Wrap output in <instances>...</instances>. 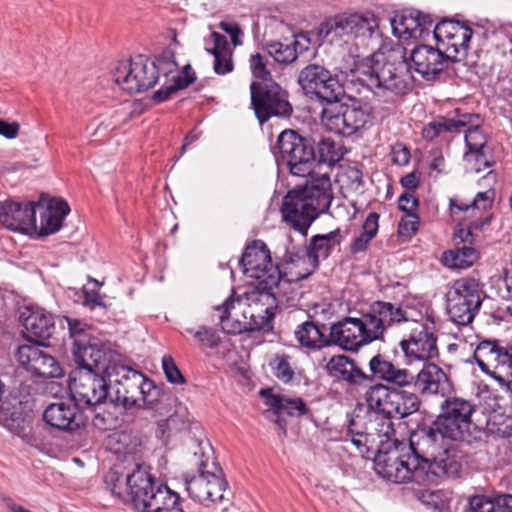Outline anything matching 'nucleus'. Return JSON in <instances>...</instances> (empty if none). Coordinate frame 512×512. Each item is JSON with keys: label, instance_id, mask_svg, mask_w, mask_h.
Returning a JSON list of instances; mask_svg holds the SVG:
<instances>
[{"label": "nucleus", "instance_id": "1", "mask_svg": "<svg viewBox=\"0 0 512 512\" xmlns=\"http://www.w3.org/2000/svg\"><path fill=\"white\" fill-rule=\"evenodd\" d=\"M280 158L295 176H310L303 187L295 188L284 197L281 213L283 220L303 236L313 221L328 211L333 193L328 174H313L315 162L314 142L294 130H285L277 139Z\"/></svg>", "mask_w": 512, "mask_h": 512}, {"label": "nucleus", "instance_id": "2", "mask_svg": "<svg viewBox=\"0 0 512 512\" xmlns=\"http://www.w3.org/2000/svg\"><path fill=\"white\" fill-rule=\"evenodd\" d=\"M392 57V54L379 49L355 62V71L377 96L392 98L405 95L412 89L411 69L430 81L443 73L451 62L438 45L427 44L413 48L409 57L405 51L398 61Z\"/></svg>", "mask_w": 512, "mask_h": 512}, {"label": "nucleus", "instance_id": "3", "mask_svg": "<svg viewBox=\"0 0 512 512\" xmlns=\"http://www.w3.org/2000/svg\"><path fill=\"white\" fill-rule=\"evenodd\" d=\"M74 358L77 364L70 374L69 388L77 405L96 407L110 398V365L115 352L96 343L86 345L75 339Z\"/></svg>", "mask_w": 512, "mask_h": 512}, {"label": "nucleus", "instance_id": "4", "mask_svg": "<svg viewBox=\"0 0 512 512\" xmlns=\"http://www.w3.org/2000/svg\"><path fill=\"white\" fill-rule=\"evenodd\" d=\"M405 320L404 310L390 302H373L360 317H345L331 325L329 346L357 352L361 347L383 340L384 333L393 325Z\"/></svg>", "mask_w": 512, "mask_h": 512}, {"label": "nucleus", "instance_id": "5", "mask_svg": "<svg viewBox=\"0 0 512 512\" xmlns=\"http://www.w3.org/2000/svg\"><path fill=\"white\" fill-rule=\"evenodd\" d=\"M280 292L256 286L237 298H227L214 308L222 331L233 335L247 331H269Z\"/></svg>", "mask_w": 512, "mask_h": 512}, {"label": "nucleus", "instance_id": "6", "mask_svg": "<svg viewBox=\"0 0 512 512\" xmlns=\"http://www.w3.org/2000/svg\"><path fill=\"white\" fill-rule=\"evenodd\" d=\"M452 441L435 421L410 434L411 456L417 457L418 468H423V472H433L432 484L438 483L443 476L456 477L460 472L461 463Z\"/></svg>", "mask_w": 512, "mask_h": 512}, {"label": "nucleus", "instance_id": "7", "mask_svg": "<svg viewBox=\"0 0 512 512\" xmlns=\"http://www.w3.org/2000/svg\"><path fill=\"white\" fill-rule=\"evenodd\" d=\"M109 365L111 402L122 404L125 408H154L160 391L151 380L141 372L122 365L117 353Z\"/></svg>", "mask_w": 512, "mask_h": 512}, {"label": "nucleus", "instance_id": "8", "mask_svg": "<svg viewBox=\"0 0 512 512\" xmlns=\"http://www.w3.org/2000/svg\"><path fill=\"white\" fill-rule=\"evenodd\" d=\"M369 367L379 380L399 387L413 385L415 391L423 395H434L442 392L448 380L446 373L431 361L423 363L422 369L416 376L408 369L395 366L381 355L372 357Z\"/></svg>", "mask_w": 512, "mask_h": 512}, {"label": "nucleus", "instance_id": "9", "mask_svg": "<svg viewBox=\"0 0 512 512\" xmlns=\"http://www.w3.org/2000/svg\"><path fill=\"white\" fill-rule=\"evenodd\" d=\"M374 468L379 476L393 483L414 482L428 486L434 479L433 472H423V468H418L417 457L402 454L398 445L388 450L380 449L374 459Z\"/></svg>", "mask_w": 512, "mask_h": 512}, {"label": "nucleus", "instance_id": "10", "mask_svg": "<svg viewBox=\"0 0 512 512\" xmlns=\"http://www.w3.org/2000/svg\"><path fill=\"white\" fill-rule=\"evenodd\" d=\"M379 30V18L371 11L339 14L327 19L319 28V37L333 43L338 40H366Z\"/></svg>", "mask_w": 512, "mask_h": 512}, {"label": "nucleus", "instance_id": "11", "mask_svg": "<svg viewBox=\"0 0 512 512\" xmlns=\"http://www.w3.org/2000/svg\"><path fill=\"white\" fill-rule=\"evenodd\" d=\"M185 484L190 497L206 506L230 501L228 482L214 458L202 461L199 474L187 479Z\"/></svg>", "mask_w": 512, "mask_h": 512}, {"label": "nucleus", "instance_id": "12", "mask_svg": "<svg viewBox=\"0 0 512 512\" xmlns=\"http://www.w3.org/2000/svg\"><path fill=\"white\" fill-rule=\"evenodd\" d=\"M162 60L156 62L138 55L130 61L120 62L113 71V81L129 94L141 93L153 87L158 79Z\"/></svg>", "mask_w": 512, "mask_h": 512}, {"label": "nucleus", "instance_id": "13", "mask_svg": "<svg viewBox=\"0 0 512 512\" xmlns=\"http://www.w3.org/2000/svg\"><path fill=\"white\" fill-rule=\"evenodd\" d=\"M241 264L244 274L257 280L260 289L281 290L282 273L278 265L274 264L267 245L260 241H253L248 245L242 255Z\"/></svg>", "mask_w": 512, "mask_h": 512}, {"label": "nucleus", "instance_id": "14", "mask_svg": "<svg viewBox=\"0 0 512 512\" xmlns=\"http://www.w3.org/2000/svg\"><path fill=\"white\" fill-rule=\"evenodd\" d=\"M297 83L304 95L321 103L339 102L345 96L343 85L326 67L312 63L300 70Z\"/></svg>", "mask_w": 512, "mask_h": 512}, {"label": "nucleus", "instance_id": "15", "mask_svg": "<svg viewBox=\"0 0 512 512\" xmlns=\"http://www.w3.org/2000/svg\"><path fill=\"white\" fill-rule=\"evenodd\" d=\"M136 509L141 512H182L180 496L166 485L158 484L151 474H137Z\"/></svg>", "mask_w": 512, "mask_h": 512}, {"label": "nucleus", "instance_id": "16", "mask_svg": "<svg viewBox=\"0 0 512 512\" xmlns=\"http://www.w3.org/2000/svg\"><path fill=\"white\" fill-rule=\"evenodd\" d=\"M370 114L358 101L329 102L322 109L321 121L327 130L342 136H351L363 128Z\"/></svg>", "mask_w": 512, "mask_h": 512}, {"label": "nucleus", "instance_id": "17", "mask_svg": "<svg viewBox=\"0 0 512 512\" xmlns=\"http://www.w3.org/2000/svg\"><path fill=\"white\" fill-rule=\"evenodd\" d=\"M406 322L407 334L399 342V348L403 353L407 364L426 363L439 355L437 336L433 329L419 321L403 320Z\"/></svg>", "mask_w": 512, "mask_h": 512}, {"label": "nucleus", "instance_id": "18", "mask_svg": "<svg viewBox=\"0 0 512 512\" xmlns=\"http://www.w3.org/2000/svg\"><path fill=\"white\" fill-rule=\"evenodd\" d=\"M250 97L251 106L261 123L272 116L289 117L293 111L288 92L274 81H253L250 85Z\"/></svg>", "mask_w": 512, "mask_h": 512}, {"label": "nucleus", "instance_id": "19", "mask_svg": "<svg viewBox=\"0 0 512 512\" xmlns=\"http://www.w3.org/2000/svg\"><path fill=\"white\" fill-rule=\"evenodd\" d=\"M473 404L462 398H448L442 404V413L435 422L453 441H470L476 430L471 420Z\"/></svg>", "mask_w": 512, "mask_h": 512}, {"label": "nucleus", "instance_id": "20", "mask_svg": "<svg viewBox=\"0 0 512 512\" xmlns=\"http://www.w3.org/2000/svg\"><path fill=\"white\" fill-rule=\"evenodd\" d=\"M480 370L494 378L501 386L512 382V355L496 340L480 341L473 353Z\"/></svg>", "mask_w": 512, "mask_h": 512}, {"label": "nucleus", "instance_id": "21", "mask_svg": "<svg viewBox=\"0 0 512 512\" xmlns=\"http://www.w3.org/2000/svg\"><path fill=\"white\" fill-rule=\"evenodd\" d=\"M472 28L460 21L444 19L435 24L433 37L451 62H460L468 55Z\"/></svg>", "mask_w": 512, "mask_h": 512}, {"label": "nucleus", "instance_id": "22", "mask_svg": "<svg viewBox=\"0 0 512 512\" xmlns=\"http://www.w3.org/2000/svg\"><path fill=\"white\" fill-rule=\"evenodd\" d=\"M392 33L400 41L426 40L433 33L434 19L416 9H405L390 18Z\"/></svg>", "mask_w": 512, "mask_h": 512}, {"label": "nucleus", "instance_id": "23", "mask_svg": "<svg viewBox=\"0 0 512 512\" xmlns=\"http://www.w3.org/2000/svg\"><path fill=\"white\" fill-rule=\"evenodd\" d=\"M35 207L33 202L5 201L0 204V224L11 231L32 234L37 231Z\"/></svg>", "mask_w": 512, "mask_h": 512}, {"label": "nucleus", "instance_id": "24", "mask_svg": "<svg viewBox=\"0 0 512 512\" xmlns=\"http://www.w3.org/2000/svg\"><path fill=\"white\" fill-rule=\"evenodd\" d=\"M20 322L24 330V337L34 344H44L55 330V321L51 313L43 308L28 306L20 312Z\"/></svg>", "mask_w": 512, "mask_h": 512}, {"label": "nucleus", "instance_id": "25", "mask_svg": "<svg viewBox=\"0 0 512 512\" xmlns=\"http://www.w3.org/2000/svg\"><path fill=\"white\" fill-rule=\"evenodd\" d=\"M326 370L330 376L339 378L353 387L368 386L373 382V377L378 379L373 373H365L346 355L331 357L326 364Z\"/></svg>", "mask_w": 512, "mask_h": 512}, {"label": "nucleus", "instance_id": "26", "mask_svg": "<svg viewBox=\"0 0 512 512\" xmlns=\"http://www.w3.org/2000/svg\"><path fill=\"white\" fill-rule=\"evenodd\" d=\"M77 406L71 400L52 403L44 411V420L56 429L75 431L83 425V419Z\"/></svg>", "mask_w": 512, "mask_h": 512}, {"label": "nucleus", "instance_id": "27", "mask_svg": "<svg viewBox=\"0 0 512 512\" xmlns=\"http://www.w3.org/2000/svg\"><path fill=\"white\" fill-rule=\"evenodd\" d=\"M5 385L0 380V424L9 431L24 437L30 426V416L24 411L22 401L17 398L2 400Z\"/></svg>", "mask_w": 512, "mask_h": 512}, {"label": "nucleus", "instance_id": "28", "mask_svg": "<svg viewBox=\"0 0 512 512\" xmlns=\"http://www.w3.org/2000/svg\"><path fill=\"white\" fill-rule=\"evenodd\" d=\"M310 39L304 34L294 35L291 40L270 41L265 44L267 53L280 64H291L309 49Z\"/></svg>", "mask_w": 512, "mask_h": 512}, {"label": "nucleus", "instance_id": "29", "mask_svg": "<svg viewBox=\"0 0 512 512\" xmlns=\"http://www.w3.org/2000/svg\"><path fill=\"white\" fill-rule=\"evenodd\" d=\"M205 50L214 57L213 69L218 75H225L233 71L232 51L224 35L212 31L205 39Z\"/></svg>", "mask_w": 512, "mask_h": 512}, {"label": "nucleus", "instance_id": "30", "mask_svg": "<svg viewBox=\"0 0 512 512\" xmlns=\"http://www.w3.org/2000/svg\"><path fill=\"white\" fill-rule=\"evenodd\" d=\"M341 242L340 230L336 229L327 234L315 235L311 238L309 248L302 263L308 264L310 271H315L319 259L327 258L332 249Z\"/></svg>", "mask_w": 512, "mask_h": 512}, {"label": "nucleus", "instance_id": "31", "mask_svg": "<svg viewBox=\"0 0 512 512\" xmlns=\"http://www.w3.org/2000/svg\"><path fill=\"white\" fill-rule=\"evenodd\" d=\"M148 474L146 470L138 467L130 474L124 475L115 469H111L104 478L106 488L111 492L112 495L119 499H125L126 496H130L133 503L136 501V485L138 482H134V477L137 474Z\"/></svg>", "mask_w": 512, "mask_h": 512}, {"label": "nucleus", "instance_id": "32", "mask_svg": "<svg viewBox=\"0 0 512 512\" xmlns=\"http://www.w3.org/2000/svg\"><path fill=\"white\" fill-rule=\"evenodd\" d=\"M483 34L494 55L501 58L512 56V23L488 25Z\"/></svg>", "mask_w": 512, "mask_h": 512}, {"label": "nucleus", "instance_id": "33", "mask_svg": "<svg viewBox=\"0 0 512 512\" xmlns=\"http://www.w3.org/2000/svg\"><path fill=\"white\" fill-rule=\"evenodd\" d=\"M70 212L66 201L62 199H53L49 202L47 208L40 215V226L37 227L39 236H46L57 232L62 227L63 219Z\"/></svg>", "mask_w": 512, "mask_h": 512}, {"label": "nucleus", "instance_id": "34", "mask_svg": "<svg viewBox=\"0 0 512 512\" xmlns=\"http://www.w3.org/2000/svg\"><path fill=\"white\" fill-rule=\"evenodd\" d=\"M471 114H463L458 118L437 117L423 127L422 136L432 141L445 133H458L471 124Z\"/></svg>", "mask_w": 512, "mask_h": 512}, {"label": "nucleus", "instance_id": "35", "mask_svg": "<svg viewBox=\"0 0 512 512\" xmlns=\"http://www.w3.org/2000/svg\"><path fill=\"white\" fill-rule=\"evenodd\" d=\"M295 338L299 345L309 350H319L329 346L327 337L320 326L314 322H304L295 330Z\"/></svg>", "mask_w": 512, "mask_h": 512}, {"label": "nucleus", "instance_id": "36", "mask_svg": "<svg viewBox=\"0 0 512 512\" xmlns=\"http://www.w3.org/2000/svg\"><path fill=\"white\" fill-rule=\"evenodd\" d=\"M261 395L265 403L274 409L276 414L286 413L289 416H302L307 412L306 404L300 398H289L271 393L270 390H262Z\"/></svg>", "mask_w": 512, "mask_h": 512}, {"label": "nucleus", "instance_id": "37", "mask_svg": "<svg viewBox=\"0 0 512 512\" xmlns=\"http://www.w3.org/2000/svg\"><path fill=\"white\" fill-rule=\"evenodd\" d=\"M366 402L373 414L392 416V388L383 384L371 386L366 392Z\"/></svg>", "mask_w": 512, "mask_h": 512}, {"label": "nucleus", "instance_id": "38", "mask_svg": "<svg viewBox=\"0 0 512 512\" xmlns=\"http://www.w3.org/2000/svg\"><path fill=\"white\" fill-rule=\"evenodd\" d=\"M468 303V306L481 307L483 300V289L480 282L474 278H462L455 282L452 291L449 293Z\"/></svg>", "mask_w": 512, "mask_h": 512}, {"label": "nucleus", "instance_id": "39", "mask_svg": "<svg viewBox=\"0 0 512 512\" xmlns=\"http://www.w3.org/2000/svg\"><path fill=\"white\" fill-rule=\"evenodd\" d=\"M479 259V252L472 246H461L442 254L441 261L450 269H466Z\"/></svg>", "mask_w": 512, "mask_h": 512}, {"label": "nucleus", "instance_id": "40", "mask_svg": "<svg viewBox=\"0 0 512 512\" xmlns=\"http://www.w3.org/2000/svg\"><path fill=\"white\" fill-rule=\"evenodd\" d=\"M196 79L195 73L192 70L190 65H186L182 72L177 73L172 76V82L170 84L163 85L159 90H157L153 99L157 102H162L170 98L172 94L176 91L185 89L191 83H193Z\"/></svg>", "mask_w": 512, "mask_h": 512}, {"label": "nucleus", "instance_id": "41", "mask_svg": "<svg viewBox=\"0 0 512 512\" xmlns=\"http://www.w3.org/2000/svg\"><path fill=\"white\" fill-rule=\"evenodd\" d=\"M392 417L404 418L419 409V399L415 393L392 389Z\"/></svg>", "mask_w": 512, "mask_h": 512}, {"label": "nucleus", "instance_id": "42", "mask_svg": "<svg viewBox=\"0 0 512 512\" xmlns=\"http://www.w3.org/2000/svg\"><path fill=\"white\" fill-rule=\"evenodd\" d=\"M379 215L375 212L368 214L362 226V232L357 236L350 246V252L357 254L364 252L371 240L377 235L378 232Z\"/></svg>", "mask_w": 512, "mask_h": 512}, {"label": "nucleus", "instance_id": "43", "mask_svg": "<svg viewBox=\"0 0 512 512\" xmlns=\"http://www.w3.org/2000/svg\"><path fill=\"white\" fill-rule=\"evenodd\" d=\"M480 308L469 305L464 300L452 295L448 296V313L451 320L458 325H468Z\"/></svg>", "mask_w": 512, "mask_h": 512}, {"label": "nucleus", "instance_id": "44", "mask_svg": "<svg viewBox=\"0 0 512 512\" xmlns=\"http://www.w3.org/2000/svg\"><path fill=\"white\" fill-rule=\"evenodd\" d=\"M305 256L306 251H303L301 254L296 253L291 255L289 259H287V271L284 276L282 275V279L285 281L281 282V287L287 282L290 283L306 279L314 272L309 270L308 264L302 263Z\"/></svg>", "mask_w": 512, "mask_h": 512}, {"label": "nucleus", "instance_id": "45", "mask_svg": "<svg viewBox=\"0 0 512 512\" xmlns=\"http://www.w3.org/2000/svg\"><path fill=\"white\" fill-rule=\"evenodd\" d=\"M372 417L369 421V427L367 430L373 433V436H377L380 439H386L387 441H392L394 445H397V439L395 437V429L394 424L392 422V416L389 415H379L372 414Z\"/></svg>", "mask_w": 512, "mask_h": 512}, {"label": "nucleus", "instance_id": "46", "mask_svg": "<svg viewBox=\"0 0 512 512\" xmlns=\"http://www.w3.org/2000/svg\"><path fill=\"white\" fill-rule=\"evenodd\" d=\"M274 376L283 383H289L295 372L291 364V357L285 353H277L269 363Z\"/></svg>", "mask_w": 512, "mask_h": 512}, {"label": "nucleus", "instance_id": "47", "mask_svg": "<svg viewBox=\"0 0 512 512\" xmlns=\"http://www.w3.org/2000/svg\"><path fill=\"white\" fill-rule=\"evenodd\" d=\"M32 373L43 378H57L62 376V369L51 355L43 352Z\"/></svg>", "mask_w": 512, "mask_h": 512}, {"label": "nucleus", "instance_id": "48", "mask_svg": "<svg viewBox=\"0 0 512 512\" xmlns=\"http://www.w3.org/2000/svg\"><path fill=\"white\" fill-rule=\"evenodd\" d=\"M41 344L21 345L16 352L17 361L27 371L33 372L38 359L43 354V350L39 348Z\"/></svg>", "mask_w": 512, "mask_h": 512}, {"label": "nucleus", "instance_id": "49", "mask_svg": "<svg viewBox=\"0 0 512 512\" xmlns=\"http://www.w3.org/2000/svg\"><path fill=\"white\" fill-rule=\"evenodd\" d=\"M493 192L491 190L479 192L475 196L473 202L471 204H459L457 200H451L450 206L452 213H455V210L458 211H469V210H486L492 204Z\"/></svg>", "mask_w": 512, "mask_h": 512}, {"label": "nucleus", "instance_id": "50", "mask_svg": "<svg viewBox=\"0 0 512 512\" xmlns=\"http://www.w3.org/2000/svg\"><path fill=\"white\" fill-rule=\"evenodd\" d=\"M488 426L492 433L503 438L512 436V413L504 414L494 412L489 417Z\"/></svg>", "mask_w": 512, "mask_h": 512}, {"label": "nucleus", "instance_id": "51", "mask_svg": "<svg viewBox=\"0 0 512 512\" xmlns=\"http://www.w3.org/2000/svg\"><path fill=\"white\" fill-rule=\"evenodd\" d=\"M356 422L352 421L348 431H347V439L356 447L360 454H364L369 451L368 443L370 442V438L373 437V433L366 431H359L355 429Z\"/></svg>", "mask_w": 512, "mask_h": 512}, {"label": "nucleus", "instance_id": "52", "mask_svg": "<svg viewBox=\"0 0 512 512\" xmlns=\"http://www.w3.org/2000/svg\"><path fill=\"white\" fill-rule=\"evenodd\" d=\"M186 333L193 335L203 346L215 348L220 343V337L215 330L206 326H200L197 330L186 328Z\"/></svg>", "mask_w": 512, "mask_h": 512}, {"label": "nucleus", "instance_id": "53", "mask_svg": "<svg viewBox=\"0 0 512 512\" xmlns=\"http://www.w3.org/2000/svg\"><path fill=\"white\" fill-rule=\"evenodd\" d=\"M464 161L467 165V169L479 173L485 168L490 166L483 151H466L464 154Z\"/></svg>", "mask_w": 512, "mask_h": 512}, {"label": "nucleus", "instance_id": "54", "mask_svg": "<svg viewBox=\"0 0 512 512\" xmlns=\"http://www.w3.org/2000/svg\"><path fill=\"white\" fill-rule=\"evenodd\" d=\"M465 143L468 147L467 151H483L486 146V138L478 125L468 127L465 134Z\"/></svg>", "mask_w": 512, "mask_h": 512}, {"label": "nucleus", "instance_id": "55", "mask_svg": "<svg viewBox=\"0 0 512 512\" xmlns=\"http://www.w3.org/2000/svg\"><path fill=\"white\" fill-rule=\"evenodd\" d=\"M162 368L167 380L172 384L185 383L184 376L177 367L174 359L170 355H165L162 358Z\"/></svg>", "mask_w": 512, "mask_h": 512}, {"label": "nucleus", "instance_id": "56", "mask_svg": "<svg viewBox=\"0 0 512 512\" xmlns=\"http://www.w3.org/2000/svg\"><path fill=\"white\" fill-rule=\"evenodd\" d=\"M249 66L255 78L267 80L271 76L270 71L266 67L264 56L260 53H255L250 56Z\"/></svg>", "mask_w": 512, "mask_h": 512}, {"label": "nucleus", "instance_id": "57", "mask_svg": "<svg viewBox=\"0 0 512 512\" xmlns=\"http://www.w3.org/2000/svg\"><path fill=\"white\" fill-rule=\"evenodd\" d=\"M320 159L324 162H333L338 159L335 142L330 138H323L318 143Z\"/></svg>", "mask_w": 512, "mask_h": 512}, {"label": "nucleus", "instance_id": "58", "mask_svg": "<svg viewBox=\"0 0 512 512\" xmlns=\"http://www.w3.org/2000/svg\"><path fill=\"white\" fill-rule=\"evenodd\" d=\"M219 28L230 36L233 46L237 47L242 45L241 38L243 36V31L236 22L221 21L219 23Z\"/></svg>", "mask_w": 512, "mask_h": 512}, {"label": "nucleus", "instance_id": "59", "mask_svg": "<svg viewBox=\"0 0 512 512\" xmlns=\"http://www.w3.org/2000/svg\"><path fill=\"white\" fill-rule=\"evenodd\" d=\"M419 217L415 213H407L400 221L398 231L403 236H411L418 228Z\"/></svg>", "mask_w": 512, "mask_h": 512}, {"label": "nucleus", "instance_id": "60", "mask_svg": "<svg viewBox=\"0 0 512 512\" xmlns=\"http://www.w3.org/2000/svg\"><path fill=\"white\" fill-rule=\"evenodd\" d=\"M391 159L394 164L404 166L409 163L410 151L403 143H395L391 149Z\"/></svg>", "mask_w": 512, "mask_h": 512}, {"label": "nucleus", "instance_id": "61", "mask_svg": "<svg viewBox=\"0 0 512 512\" xmlns=\"http://www.w3.org/2000/svg\"><path fill=\"white\" fill-rule=\"evenodd\" d=\"M93 425L100 430H110L116 425V419L109 412H97L93 418Z\"/></svg>", "mask_w": 512, "mask_h": 512}, {"label": "nucleus", "instance_id": "62", "mask_svg": "<svg viewBox=\"0 0 512 512\" xmlns=\"http://www.w3.org/2000/svg\"><path fill=\"white\" fill-rule=\"evenodd\" d=\"M493 507L494 500L484 496H474L470 499V512H491Z\"/></svg>", "mask_w": 512, "mask_h": 512}, {"label": "nucleus", "instance_id": "63", "mask_svg": "<svg viewBox=\"0 0 512 512\" xmlns=\"http://www.w3.org/2000/svg\"><path fill=\"white\" fill-rule=\"evenodd\" d=\"M399 208L406 213H414L418 206V199L411 192H405L398 199Z\"/></svg>", "mask_w": 512, "mask_h": 512}, {"label": "nucleus", "instance_id": "64", "mask_svg": "<svg viewBox=\"0 0 512 512\" xmlns=\"http://www.w3.org/2000/svg\"><path fill=\"white\" fill-rule=\"evenodd\" d=\"M491 512H512V495L504 494L496 497Z\"/></svg>", "mask_w": 512, "mask_h": 512}]
</instances>
